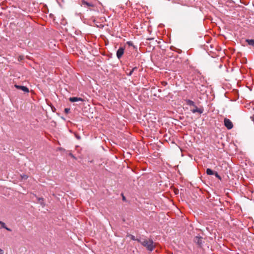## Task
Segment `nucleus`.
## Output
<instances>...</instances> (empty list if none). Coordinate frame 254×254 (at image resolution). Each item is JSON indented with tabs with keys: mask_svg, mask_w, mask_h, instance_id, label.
<instances>
[{
	"mask_svg": "<svg viewBox=\"0 0 254 254\" xmlns=\"http://www.w3.org/2000/svg\"><path fill=\"white\" fill-rule=\"evenodd\" d=\"M137 241L139 242L150 252H152L155 248V244L151 239H144L142 240L140 239H137Z\"/></svg>",
	"mask_w": 254,
	"mask_h": 254,
	"instance_id": "obj_1",
	"label": "nucleus"
},
{
	"mask_svg": "<svg viewBox=\"0 0 254 254\" xmlns=\"http://www.w3.org/2000/svg\"><path fill=\"white\" fill-rule=\"evenodd\" d=\"M224 125L228 129H231L233 127V124L230 120L225 118L224 120Z\"/></svg>",
	"mask_w": 254,
	"mask_h": 254,
	"instance_id": "obj_2",
	"label": "nucleus"
},
{
	"mask_svg": "<svg viewBox=\"0 0 254 254\" xmlns=\"http://www.w3.org/2000/svg\"><path fill=\"white\" fill-rule=\"evenodd\" d=\"M125 47H120L117 52V57L118 59H120L122 56H123L125 52Z\"/></svg>",
	"mask_w": 254,
	"mask_h": 254,
	"instance_id": "obj_3",
	"label": "nucleus"
},
{
	"mask_svg": "<svg viewBox=\"0 0 254 254\" xmlns=\"http://www.w3.org/2000/svg\"><path fill=\"white\" fill-rule=\"evenodd\" d=\"M14 86L16 88L18 89H20L24 91V92L28 93L29 92V89L25 86L18 85L16 84H15Z\"/></svg>",
	"mask_w": 254,
	"mask_h": 254,
	"instance_id": "obj_4",
	"label": "nucleus"
},
{
	"mask_svg": "<svg viewBox=\"0 0 254 254\" xmlns=\"http://www.w3.org/2000/svg\"><path fill=\"white\" fill-rule=\"evenodd\" d=\"M194 108L192 110H191V111L193 113H198L199 114H202L203 112V109L202 108H198L195 105V106H193Z\"/></svg>",
	"mask_w": 254,
	"mask_h": 254,
	"instance_id": "obj_5",
	"label": "nucleus"
},
{
	"mask_svg": "<svg viewBox=\"0 0 254 254\" xmlns=\"http://www.w3.org/2000/svg\"><path fill=\"white\" fill-rule=\"evenodd\" d=\"M81 6L84 7H92L93 6V4L91 3L88 2L84 0H82L80 2Z\"/></svg>",
	"mask_w": 254,
	"mask_h": 254,
	"instance_id": "obj_6",
	"label": "nucleus"
},
{
	"mask_svg": "<svg viewBox=\"0 0 254 254\" xmlns=\"http://www.w3.org/2000/svg\"><path fill=\"white\" fill-rule=\"evenodd\" d=\"M194 241L199 246H201L202 243V238L201 237L196 236L194 238Z\"/></svg>",
	"mask_w": 254,
	"mask_h": 254,
	"instance_id": "obj_7",
	"label": "nucleus"
},
{
	"mask_svg": "<svg viewBox=\"0 0 254 254\" xmlns=\"http://www.w3.org/2000/svg\"><path fill=\"white\" fill-rule=\"evenodd\" d=\"M69 100L71 102L83 101V100L81 98L78 97H70L69 98Z\"/></svg>",
	"mask_w": 254,
	"mask_h": 254,
	"instance_id": "obj_8",
	"label": "nucleus"
},
{
	"mask_svg": "<svg viewBox=\"0 0 254 254\" xmlns=\"http://www.w3.org/2000/svg\"><path fill=\"white\" fill-rule=\"evenodd\" d=\"M186 104L188 105L191 106H195V103L193 101L190 100V99H186L185 100Z\"/></svg>",
	"mask_w": 254,
	"mask_h": 254,
	"instance_id": "obj_9",
	"label": "nucleus"
},
{
	"mask_svg": "<svg viewBox=\"0 0 254 254\" xmlns=\"http://www.w3.org/2000/svg\"><path fill=\"white\" fill-rule=\"evenodd\" d=\"M247 42L249 45L254 46V40L253 39H248L246 40Z\"/></svg>",
	"mask_w": 254,
	"mask_h": 254,
	"instance_id": "obj_10",
	"label": "nucleus"
},
{
	"mask_svg": "<svg viewBox=\"0 0 254 254\" xmlns=\"http://www.w3.org/2000/svg\"><path fill=\"white\" fill-rule=\"evenodd\" d=\"M206 174L208 175H213L214 174L213 171L209 168L206 169Z\"/></svg>",
	"mask_w": 254,
	"mask_h": 254,
	"instance_id": "obj_11",
	"label": "nucleus"
},
{
	"mask_svg": "<svg viewBox=\"0 0 254 254\" xmlns=\"http://www.w3.org/2000/svg\"><path fill=\"white\" fill-rule=\"evenodd\" d=\"M127 44L129 46H133L134 47L133 44L131 41H127Z\"/></svg>",
	"mask_w": 254,
	"mask_h": 254,
	"instance_id": "obj_12",
	"label": "nucleus"
},
{
	"mask_svg": "<svg viewBox=\"0 0 254 254\" xmlns=\"http://www.w3.org/2000/svg\"><path fill=\"white\" fill-rule=\"evenodd\" d=\"M137 68L136 67H133L131 70L130 71L129 73L128 74V75H131L132 74L133 71Z\"/></svg>",
	"mask_w": 254,
	"mask_h": 254,
	"instance_id": "obj_13",
	"label": "nucleus"
},
{
	"mask_svg": "<svg viewBox=\"0 0 254 254\" xmlns=\"http://www.w3.org/2000/svg\"><path fill=\"white\" fill-rule=\"evenodd\" d=\"M21 179H24V180H26L28 178V176L27 175H23V176H21Z\"/></svg>",
	"mask_w": 254,
	"mask_h": 254,
	"instance_id": "obj_14",
	"label": "nucleus"
},
{
	"mask_svg": "<svg viewBox=\"0 0 254 254\" xmlns=\"http://www.w3.org/2000/svg\"><path fill=\"white\" fill-rule=\"evenodd\" d=\"M214 175L217 178H218L219 179H221V177L219 175V174L216 172L215 173H214Z\"/></svg>",
	"mask_w": 254,
	"mask_h": 254,
	"instance_id": "obj_15",
	"label": "nucleus"
},
{
	"mask_svg": "<svg viewBox=\"0 0 254 254\" xmlns=\"http://www.w3.org/2000/svg\"><path fill=\"white\" fill-rule=\"evenodd\" d=\"M69 111H70V109L69 108H65L64 109V112L66 114H68L69 113Z\"/></svg>",
	"mask_w": 254,
	"mask_h": 254,
	"instance_id": "obj_16",
	"label": "nucleus"
},
{
	"mask_svg": "<svg viewBox=\"0 0 254 254\" xmlns=\"http://www.w3.org/2000/svg\"><path fill=\"white\" fill-rule=\"evenodd\" d=\"M0 224L1 225L2 228L5 227V223L2 222H1V221H0Z\"/></svg>",
	"mask_w": 254,
	"mask_h": 254,
	"instance_id": "obj_17",
	"label": "nucleus"
},
{
	"mask_svg": "<svg viewBox=\"0 0 254 254\" xmlns=\"http://www.w3.org/2000/svg\"><path fill=\"white\" fill-rule=\"evenodd\" d=\"M39 201H40V203L41 204H43V201H44V199L43 198H40L39 199Z\"/></svg>",
	"mask_w": 254,
	"mask_h": 254,
	"instance_id": "obj_18",
	"label": "nucleus"
},
{
	"mask_svg": "<svg viewBox=\"0 0 254 254\" xmlns=\"http://www.w3.org/2000/svg\"><path fill=\"white\" fill-rule=\"evenodd\" d=\"M131 239L134 241H137V239H136L135 238V237L134 236L131 235Z\"/></svg>",
	"mask_w": 254,
	"mask_h": 254,
	"instance_id": "obj_19",
	"label": "nucleus"
},
{
	"mask_svg": "<svg viewBox=\"0 0 254 254\" xmlns=\"http://www.w3.org/2000/svg\"><path fill=\"white\" fill-rule=\"evenodd\" d=\"M3 228H5L6 230H7L8 231H11V229H10L9 228L6 227V226Z\"/></svg>",
	"mask_w": 254,
	"mask_h": 254,
	"instance_id": "obj_20",
	"label": "nucleus"
},
{
	"mask_svg": "<svg viewBox=\"0 0 254 254\" xmlns=\"http://www.w3.org/2000/svg\"><path fill=\"white\" fill-rule=\"evenodd\" d=\"M0 254H2V250L0 249Z\"/></svg>",
	"mask_w": 254,
	"mask_h": 254,
	"instance_id": "obj_21",
	"label": "nucleus"
},
{
	"mask_svg": "<svg viewBox=\"0 0 254 254\" xmlns=\"http://www.w3.org/2000/svg\"><path fill=\"white\" fill-rule=\"evenodd\" d=\"M123 200H125V197L124 196H123Z\"/></svg>",
	"mask_w": 254,
	"mask_h": 254,
	"instance_id": "obj_22",
	"label": "nucleus"
}]
</instances>
